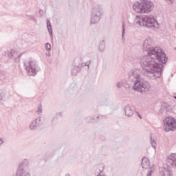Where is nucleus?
<instances>
[{"label":"nucleus","mask_w":176,"mask_h":176,"mask_svg":"<svg viewBox=\"0 0 176 176\" xmlns=\"http://www.w3.org/2000/svg\"><path fill=\"white\" fill-rule=\"evenodd\" d=\"M150 138H151V146L154 149H156V146H157L156 140L152 138V135L150 137Z\"/></svg>","instance_id":"412c9836"},{"label":"nucleus","mask_w":176,"mask_h":176,"mask_svg":"<svg viewBox=\"0 0 176 176\" xmlns=\"http://www.w3.org/2000/svg\"><path fill=\"white\" fill-rule=\"evenodd\" d=\"M138 118H140V119H142V117L141 116L140 114H138Z\"/></svg>","instance_id":"c85d7f7f"},{"label":"nucleus","mask_w":176,"mask_h":176,"mask_svg":"<svg viewBox=\"0 0 176 176\" xmlns=\"http://www.w3.org/2000/svg\"><path fill=\"white\" fill-rule=\"evenodd\" d=\"M8 98V94L5 89H0V102H3Z\"/></svg>","instance_id":"a211bd4d"},{"label":"nucleus","mask_w":176,"mask_h":176,"mask_svg":"<svg viewBox=\"0 0 176 176\" xmlns=\"http://www.w3.org/2000/svg\"><path fill=\"white\" fill-rule=\"evenodd\" d=\"M168 1H171V0H168Z\"/></svg>","instance_id":"72a5a7b5"},{"label":"nucleus","mask_w":176,"mask_h":176,"mask_svg":"<svg viewBox=\"0 0 176 176\" xmlns=\"http://www.w3.org/2000/svg\"><path fill=\"white\" fill-rule=\"evenodd\" d=\"M47 31L50 34V36L52 39V38H53V29L52 28V23H50V21H47Z\"/></svg>","instance_id":"6ab92c4d"},{"label":"nucleus","mask_w":176,"mask_h":176,"mask_svg":"<svg viewBox=\"0 0 176 176\" xmlns=\"http://www.w3.org/2000/svg\"><path fill=\"white\" fill-rule=\"evenodd\" d=\"M98 50L100 52V53H104L105 50V41L102 40L100 41L99 45H98Z\"/></svg>","instance_id":"aec40b11"},{"label":"nucleus","mask_w":176,"mask_h":176,"mask_svg":"<svg viewBox=\"0 0 176 176\" xmlns=\"http://www.w3.org/2000/svg\"><path fill=\"white\" fill-rule=\"evenodd\" d=\"M163 123L165 126L164 131H175L176 130V119L172 116H168L163 120Z\"/></svg>","instance_id":"1a4fd4ad"},{"label":"nucleus","mask_w":176,"mask_h":176,"mask_svg":"<svg viewBox=\"0 0 176 176\" xmlns=\"http://www.w3.org/2000/svg\"><path fill=\"white\" fill-rule=\"evenodd\" d=\"M149 46H151V38H146L142 47L143 50L147 52L148 55L142 58L140 65L148 79H157L163 74V67L164 64H167L168 58L160 47Z\"/></svg>","instance_id":"f257e3e1"},{"label":"nucleus","mask_w":176,"mask_h":176,"mask_svg":"<svg viewBox=\"0 0 176 176\" xmlns=\"http://www.w3.org/2000/svg\"><path fill=\"white\" fill-rule=\"evenodd\" d=\"M172 168H176V153H172L167 157L166 163L159 168V172L162 176H173Z\"/></svg>","instance_id":"20e7f679"},{"label":"nucleus","mask_w":176,"mask_h":176,"mask_svg":"<svg viewBox=\"0 0 176 176\" xmlns=\"http://www.w3.org/2000/svg\"><path fill=\"white\" fill-rule=\"evenodd\" d=\"M57 122V117H54L52 120V123H56Z\"/></svg>","instance_id":"393cba45"},{"label":"nucleus","mask_w":176,"mask_h":176,"mask_svg":"<svg viewBox=\"0 0 176 176\" xmlns=\"http://www.w3.org/2000/svg\"><path fill=\"white\" fill-rule=\"evenodd\" d=\"M61 115H62L61 112H59V113H56V116H61Z\"/></svg>","instance_id":"cd10ccee"},{"label":"nucleus","mask_w":176,"mask_h":176,"mask_svg":"<svg viewBox=\"0 0 176 176\" xmlns=\"http://www.w3.org/2000/svg\"><path fill=\"white\" fill-rule=\"evenodd\" d=\"M30 19H31V20H32V21H34V20H35V18H34L33 16H32Z\"/></svg>","instance_id":"c756f323"},{"label":"nucleus","mask_w":176,"mask_h":176,"mask_svg":"<svg viewBox=\"0 0 176 176\" xmlns=\"http://www.w3.org/2000/svg\"><path fill=\"white\" fill-rule=\"evenodd\" d=\"M45 49L47 50V52H50V50H52V45H50L49 43H45Z\"/></svg>","instance_id":"5701e85b"},{"label":"nucleus","mask_w":176,"mask_h":176,"mask_svg":"<svg viewBox=\"0 0 176 176\" xmlns=\"http://www.w3.org/2000/svg\"><path fill=\"white\" fill-rule=\"evenodd\" d=\"M25 69L29 76H35L41 68L38 65L36 60H28L24 63Z\"/></svg>","instance_id":"423d86ee"},{"label":"nucleus","mask_w":176,"mask_h":176,"mask_svg":"<svg viewBox=\"0 0 176 176\" xmlns=\"http://www.w3.org/2000/svg\"><path fill=\"white\" fill-rule=\"evenodd\" d=\"M42 104H40L38 107V110L36 111V113H38V115H39V113H42Z\"/></svg>","instance_id":"b1692460"},{"label":"nucleus","mask_w":176,"mask_h":176,"mask_svg":"<svg viewBox=\"0 0 176 176\" xmlns=\"http://www.w3.org/2000/svg\"><path fill=\"white\" fill-rule=\"evenodd\" d=\"M91 63V60H87L85 63H83L82 61L81 58H76L74 61V66L72 68V75H73V76H76V75H78V73L80 72L83 67H88L89 68Z\"/></svg>","instance_id":"0eeeda50"},{"label":"nucleus","mask_w":176,"mask_h":176,"mask_svg":"<svg viewBox=\"0 0 176 176\" xmlns=\"http://www.w3.org/2000/svg\"><path fill=\"white\" fill-rule=\"evenodd\" d=\"M6 54L8 55V58H10V60L14 58L15 63H19V61H20V58L21 57V56H23V54H24V52L19 55L17 54V52L14 51V50H11L10 52L7 51V52H6Z\"/></svg>","instance_id":"f8f14e48"},{"label":"nucleus","mask_w":176,"mask_h":176,"mask_svg":"<svg viewBox=\"0 0 176 176\" xmlns=\"http://www.w3.org/2000/svg\"><path fill=\"white\" fill-rule=\"evenodd\" d=\"M167 112H171V107L167 105L165 102L162 103L159 114L163 115V113H167Z\"/></svg>","instance_id":"2eb2a0df"},{"label":"nucleus","mask_w":176,"mask_h":176,"mask_svg":"<svg viewBox=\"0 0 176 176\" xmlns=\"http://www.w3.org/2000/svg\"><path fill=\"white\" fill-rule=\"evenodd\" d=\"M175 50H176V47L175 48Z\"/></svg>","instance_id":"473e14b6"},{"label":"nucleus","mask_w":176,"mask_h":176,"mask_svg":"<svg viewBox=\"0 0 176 176\" xmlns=\"http://www.w3.org/2000/svg\"><path fill=\"white\" fill-rule=\"evenodd\" d=\"M135 23L139 24L140 27H146V28H159V23L152 15H143L142 16L137 15Z\"/></svg>","instance_id":"7ed1b4c3"},{"label":"nucleus","mask_w":176,"mask_h":176,"mask_svg":"<svg viewBox=\"0 0 176 176\" xmlns=\"http://www.w3.org/2000/svg\"><path fill=\"white\" fill-rule=\"evenodd\" d=\"M126 25L124 24V22H122V37L123 38V36H124V34H126Z\"/></svg>","instance_id":"4be33fe9"},{"label":"nucleus","mask_w":176,"mask_h":176,"mask_svg":"<svg viewBox=\"0 0 176 176\" xmlns=\"http://www.w3.org/2000/svg\"><path fill=\"white\" fill-rule=\"evenodd\" d=\"M102 8L100 6L95 5L92 7L91 16L90 19L91 24H97L102 17Z\"/></svg>","instance_id":"6e6552de"},{"label":"nucleus","mask_w":176,"mask_h":176,"mask_svg":"<svg viewBox=\"0 0 176 176\" xmlns=\"http://www.w3.org/2000/svg\"><path fill=\"white\" fill-rule=\"evenodd\" d=\"M124 112L126 116L128 118H131L132 115H134V109L131 108V106L130 105H126L124 108Z\"/></svg>","instance_id":"f3484780"},{"label":"nucleus","mask_w":176,"mask_h":176,"mask_svg":"<svg viewBox=\"0 0 176 176\" xmlns=\"http://www.w3.org/2000/svg\"><path fill=\"white\" fill-rule=\"evenodd\" d=\"M173 98H175V100H176V96H173Z\"/></svg>","instance_id":"2f4dec72"},{"label":"nucleus","mask_w":176,"mask_h":176,"mask_svg":"<svg viewBox=\"0 0 176 176\" xmlns=\"http://www.w3.org/2000/svg\"><path fill=\"white\" fill-rule=\"evenodd\" d=\"M101 120V119H107V116H98L96 117V118H94V117H88L87 118H85V122L86 123H96V122H98V120Z\"/></svg>","instance_id":"dca6fc26"},{"label":"nucleus","mask_w":176,"mask_h":176,"mask_svg":"<svg viewBox=\"0 0 176 176\" xmlns=\"http://www.w3.org/2000/svg\"><path fill=\"white\" fill-rule=\"evenodd\" d=\"M155 4L150 0H141L133 5V9L137 13H149L153 10Z\"/></svg>","instance_id":"39448f33"},{"label":"nucleus","mask_w":176,"mask_h":176,"mask_svg":"<svg viewBox=\"0 0 176 176\" xmlns=\"http://www.w3.org/2000/svg\"><path fill=\"white\" fill-rule=\"evenodd\" d=\"M65 176H71L69 173L66 174Z\"/></svg>","instance_id":"7c9ffc66"},{"label":"nucleus","mask_w":176,"mask_h":176,"mask_svg":"<svg viewBox=\"0 0 176 176\" xmlns=\"http://www.w3.org/2000/svg\"><path fill=\"white\" fill-rule=\"evenodd\" d=\"M41 126H42V120L41 117H38L30 123L29 129L31 131H35L38 130V127H41Z\"/></svg>","instance_id":"ddd939ff"},{"label":"nucleus","mask_w":176,"mask_h":176,"mask_svg":"<svg viewBox=\"0 0 176 176\" xmlns=\"http://www.w3.org/2000/svg\"><path fill=\"white\" fill-rule=\"evenodd\" d=\"M5 142L2 138H0V146Z\"/></svg>","instance_id":"a878e982"},{"label":"nucleus","mask_w":176,"mask_h":176,"mask_svg":"<svg viewBox=\"0 0 176 176\" xmlns=\"http://www.w3.org/2000/svg\"><path fill=\"white\" fill-rule=\"evenodd\" d=\"M117 87H118V89H120V87H122V82H118L117 83Z\"/></svg>","instance_id":"bb28decb"},{"label":"nucleus","mask_w":176,"mask_h":176,"mask_svg":"<svg viewBox=\"0 0 176 176\" xmlns=\"http://www.w3.org/2000/svg\"><path fill=\"white\" fill-rule=\"evenodd\" d=\"M129 77H133L132 82H133V89L139 93H145L151 91V84L147 80L143 79L140 74V70H131L129 72Z\"/></svg>","instance_id":"f03ea898"},{"label":"nucleus","mask_w":176,"mask_h":176,"mask_svg":"<svg viewBox=\"0 0 176 176\" xmlns=\"http://www.w3.org/2000/svg\"><path fill=\"white\" fill-rule=\"evenodd\" d=\"M27 166H28V161L25 160L19 164L16 171V176H31L30 173L24 169V167H27Z\"/></svg>","instance_id":"9d476101"},{"label":"nucleus","mask_w":176,"mask_h":176,"mask_svg":"<svg viewBox=\"0 0 176 176\" xmlns=\"http://www.w3.org/2000/svg\"><path fill=\"white\" fill-rule=\"evenodd\" d=\"M104 170H105V165H104V164H100L95 170V175L106 176L105 172H104Z\"/></svg>","instance_id":"4468645a"},{"label":"nucleus","mask_w":176,"mask_h":176,"mask_svg":"<svg viewBox=\"0 0 176 176\" xmlns=\"http://www.w3.org/2000/svg\"><path fill=\"white\" fill-rule=\"evenodd\" d=\"M141 164H142V168H144L145 170L148 168L146 176H152V173H153V168H149V167H151V162H149V160L147 157H144L142 159Z\"/></svg>","instance_id":"9b49d317"}]
</instances>
